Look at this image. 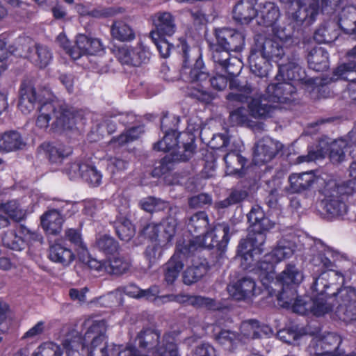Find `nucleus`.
<instances>
[{
    "instance_id": "nucleus-1",
    "label": "nucleus",
    "mask_w": 356,
    "mask_h": 356,
    "mask_svg": "<svg viewBox=\"0 0 356 356\" xmlns=\"http://www.w3.org/2000/svg\"><path fill=\"white\" fill-rule=\"evenodd\" d=\"M18 104L19 110L24 114L29 113L35 107L36 102L40 104L35 126L43 130L49 128L52 132H62L72 129L74 124V113L66 105L57 106L50 97L44 99L41 95H36L33 86L22 82L19 90Z\"/></svg>"
},
{
    "instance_id": "nucleus-2",
    "label": "nucleus",
    "mask_w": 356,
    "mask_h": 356,
    "mask_svg": "<svg viewBox=\"0 0 356 356\" xmlns=\"http://www.w3.org/2000/svg\"><path fill=\"white\" fill-rule=\"evenodd\" d=\"M216 44L211 45L212 59L216 69H221L232 75L239 74L243 63L230 51L240 52L245 46V35L238 31L223 28L216 30Z\"/></svg>"
},
{
    "instance_id": "nucleus-3",
    "label": "nucleus",
    "mask_w": 356,
    "mask_h": 356,
    "mask_svg": "<svg viewBox=\"0 0 356 356\" xmlns=\"http://www.w3.org/2000/svg\"><path fill=\"white\" fill-rule=\"evenodd\" d=\"M337 274L333 271H323L318 276H314L312 285V297L306 300L305 298L298 297L293 303V312L302 315L309 313L316 316H323L333 310V306L330 302L327 290L332 287L335 283L330 282L329 278H337Z\"/></svg>"
},
{
    "instance_id": "nucleus-4",
    "label": "nucleus",
    "mask_w": 356,
    "mask_h": 356,
    "mask_svg": "<svg viewBox=\"0 0 356 356\" xmlns=\"http://www.w3.org/2000/svg\"><path fill=\"white\" fill-rule=\"evenodd\" d=\"M179 121L175 115H163L161 121V128L164 133L163 139L154 144V149L163 152H170L176 147L178 149L172 153L173 161H186L193 155L195 150L194 138H190V141L184 143L182 147L178 146V136L177 126Z\"/></svg>"
},
{
    "instance_id": "nucleus-5",
    "label": "nucleus",
    "mask_w": 356,
    "mask_h": 356,
    "mask_svg": "<svg viewBox=\"0 0 356 356\" xmlns=\"http://www.w3.org/2000/svg\"><path fill=\"white\" fill-rule=\"evenodd\" d=\"M175 49L182 56L183 69L181 73L188 74L187 77L188 81L200 83H208L209 82L211 86L218 90H222L226 88L228 83V76L217 73L215 76L209 78V74L200 56L196 58L195 63L192 68L188 67L191 49L184 38L179 39Z\"/></svg>"
},
{
    "instance_id": "nucleus-6",
    "label": "nucleus",
    "mask_w": 356,
    "mask_h": 356,
    "mask_svg": "<svg viewBox=\"0 0 356 356\" xmlns=\"http://www.w3.org/2000/svg\"><path fill=\"white\" fill-rule=\"evenodd\" d=\"M302 279L301 271L295 265L289 264L275 279L274 276L273 280H270L268 289L266 286L264 287L270 296H276L280 302H283L286 306L291 305L293 308L296 290L293 286L299 284Z\"/></svg>"
},
{
    "instance_id": "nucleus-7",
    "label": "nucleus",
    "mask_w": 356,
    "mask_h": 356,
    "mask_svg": "<svg viewBox=\"0 0 356 356\" xmlns=\"http://www.w3.org/2000/svg\"><path fill=\"white\" fill-rule=\"evenodd\" d=\"M87 331L83 337L79 335L76 331L72 332L64 340V346L67 351V356H73L79 348L82 350L89 343H101L105 341L106 331V323L104 320H93L86 322Z\"/></svg>"
},
{
    "instance_id": "nucleus-8",
    "label": "nucleus",
    "mask_w": 356,
    "mask_h": 356,
    "mask_svg": "<svg viewBox=\"0 0 356 356\" xmlns=\"http://www.w3.org/2000/svg\"><path fill=\"white\" fill-rule=\"evenodd\" d=\"M294 251V247L290 243L280 241L270 253L264 256L258 266L259 278L263 286L268 288V283L275 274V265L291 257Z\"/></svg>"
},
{
    "instance_id": "nucleus-9",
    "label": "nucleus",
    "mask_w": 356,
    "mask_h": 356,
    "mask_svg": "<svg viewBox=\"0 0 356 356\" xmlns=\"http://www.w3.org/2000/svg\"><path fill=\"white\" fill-rule=\"evenodd\" d=\"M333 298L336 316L347 323L356 324V289L350 286H342L329 297Z\"/></svg>"
},
{
    "instance_id": "nucleus-10",
    "label": "nucleus",
    "mask_w": 356,
    "mask_h": 356,
    "mask_svg": "<svg viewBox=\"0 0 356 356\" xmlns=\"http://www.w3.org/2000/svg\"><path fill=\"white\" fill-rule=\"evenodd\" d=\"M342 339L340 335L328 332L323 336H315L308 346V352L312 356H355L347 355L340 348Z\"/></svg>"
},
{
    "instance_id": "nucleus-11",
    "label": "nucleus",
    "mask_w": 356,
    "mask_h": 356,
    "mask_svg": "<svg viewBox=\"0 0 356 356\" xmlns=\"http://www.w3.org/2000/svg\"><path fill=\"white\" fill-rule=\"evenodd\" d=\"M195 245L192 241L186 244H178L177 250L163 266L164 281L167 284H172L178 278L184 266L186 259L195 251Z\"/></svg>"
},
{
    "instance_id": "nucleus-12",
    "label": "nucleus",
    "mask_w": 356,
    "mask_h": 356,
    "mask_svg": "<svg viewBox=\"0 0 356 356\" xmlns=\"http://www.w3.org/2000/svg\"><path fill=\"white\" fill-rule=\"evenodd\" d=\"M265 237L262 234L257 236H248L241 240L238 246V256L241 258V264L243 268L247 269L257 261L259 255L264 251Z\"/></svg>"
},
{
    "instance_id": "nucleus-13",
    "label": "nucleus",
    "mask_w": 356,
    "mask_h": 356,
    "mask_svg": "<svg viewBox=\"0 0 356 356\" xmlns=\"http://www.w3.org/2000/svg\"><path fill=\"white\" fill-rule=\"evenodd\" d=\"M278 73L275 79L277 81L289 80L298 82L305 85H312L314 81L308 77L305 70L300 66L299 58L296 56L288 58L286 63H280Z\"/></svg>"
},
{
    "instance_id": "nucleus-14",
    "label": "nucleus",
    "mask_w": 356,
    "mask_h": 356,
    "mask_svg": "<svg viewBox=\"0 0 356 356\" xmlns=\"http://www.w3.org/2000/svg\"><path fill=\"white\" fill-rule=\"evenodd\" d=\"M254 51L268 60L280 63L284 56V45L273 38L257 35L252 49Z\"/></svg>"
},
{
    "instance_id": "nucleus-15",
    "label": "nucleus",
    "mask_w": 356,
    "mask_h": 356,
    "mask_svg": "<svg viewBox=\"0 0 356 356\" xmlns=\"http://www.w3.org/2000/svg\"><path fill=\"white\" fill-rule=\"evenodd\" d=\"M117 58L122 65L139 67L149 61L151 52L148 47L139 42L134 47L120 48L118 50Z\"/></svg>"
},
{
    "instance_id": "nucleus-16",
    "label": "nucleus",
    "mask_w": 356,
    "mask_h": 356,
    "mask_svg": "<svg viewBox=\"0 0 356 356\" xmlns=\"http://www.w3.org/2000/svg\"><path fill=\"white\" fill-rule=\"evenodd\" d=\"M323 249L313 257V263L315 266H322L327 269L326 271H333L337 274V278H329L330 282H334L335 284L330 289H337V286L343 284L345 279L343 275L337 270H332L334 266V262L339 259V252L328 246H323Z\"/></svg>"
},
{
    "instance_id": "nucleus-17",
    "label": "nucleus",
    "mask_w": 356,
    "mask_h": 356,
    "mask_svg": "<svg viewBox=\"0 0 356 356\" xmlns=\"http://www.w3.org/2000/svg\"><path fill=\"white\" fill-rule=\"evenodd\" d=\"M296 8L294 12L289 13V17L296 26L304 23L310 25L315 20L318 13V2L316 0H309L304 2L301 0L296 1Z\"/></svg>"
},
{
    "instance_id": "nucleus-18",
    "label": "nucleus",
    "mask_w": 356,
    "mask_h": 356,
    "mask_svg": "<svg viewBox=\"0 0 356 356\" xmlns=\"http://www.w3.org/2000/svg\"><path fill=\"white\" fill-rule=\"evenodd\" d=\"M282 145L270 138L264 137L255 145L253 162L255 165H263L270 161L282 149Z\"/></svg>"
},
{
    "instance_id": "nucleus-19",
    "label": "nucleus",
    "mask_w": 356,
    "mask_h": 356,
    "mask_svg": "<svg viewBox=\"0 0 356 356\" xmlns=\"http://www.w3.org/2000/svg\"><path fill=\"white\" fill-rule=\"evenodd\" d=\"M230 227L227 222L218 223L210 232H207L204 238V243L209 248H216L223 252L230 238Z\"/></svg>"
},
{
    "instance_id": "nucleus-20",
    "label": "nucleus",
    "mask_w": 356,
    "mask_h": 356,
    "mask_svg": "<svg viewBox=\"0 0 356 356\" xmlns=\"http://www.w3.org/2000/svg\"><path fill=\"white\" fill-rule=\"evenodd\" d=\"M75 49L71 52L72 58L76 60L83 55H95L104 50L102 41L85 34L76 36Z\"/></svg>"
},
{
    "instance_id": "nucleus-21",
    "label": "nucleus",
    "mask_w": 356,
    "mask_h": 356,
    "mask_svg": "<svg viewBox=\"0 0 356 356\" xmlns=\"http://www.w3.org/2000/svg\"><path fill=\"white\" fill-rule=\"evenodd\" d=\"M247 217L251 224L248 236L254 237L261 234L266 238L265 232L274 227V223L265 216L264 211L259 205H254Z\"/></svg>"
},
{
    "instance_id": "nucleus-22",
    "label": "nucleus",
    "mask_w": 356,
    "mask_h": 356,
    "mask_svg": "<svg viewBox=\"0 0 356 356\" xmlns=\"http://www.w3.org/2000/svg\"><path fill=\"white\" fill-rule=\"evenodd\" d=\"M283 81L269 84L266 88L267 97L270 101L275 103H286L292 99L296 92V87L291 82Z\"/></svg>"
},
{
    "instance_id": "nucleus-23",
    "label": "nucleus",
    "mask_w": 356,
    "mask_h": 356,
    "mask_svg": "<svg viewBox=\"0 0 356 356\" xmlns=\"http://www.w3.org/2000/svg\"><path fill=\"white\" fill-rule=\"evenodd\" d=\"M347 139L339 138L331 143L329 147V156L333 163H339L346 159V152L348 148L353 147L356 149V131H352L347 136Z\"/></svg>"
},
{
    "instance_id": "nucleus-24",
    "label": "nucleus",
    "mask_w": 356,
    "mask_h": 356,
    "mask_svg": "<svg viewBox=\"0 0 356 356\" xmlns=\"http://www.w3.org/2000/svg\"><path fill=\"white\" fill-rule=\"evenodd\" d=\"M230 296L237 300H245L257 294L256 284L253 279L244 277L227 287Z\"/></svg>"
},
{
    "instance_id": "nucleus-25",
    "label": "nucleus",
    "mask_w": 356,
    "mask_h": 356,
    "mask_svg": "<svg viewBox=\"0 0 356 356\" xmlns=\"http://www.w3.org/2000/svg\"><path fill=\"white\" fill-rule=\"evenodd\" d=\"M354 72H356V61L350 60L340 65L334 70L331 81H335L342 79L350 81L347 87V90L349 97L352 99L356 100V78L350 77V74Z\"/></svg>"
},
{
    "instance_id": "nucleus-26",
    "label": "nucleus",
    "mask_w": 356,
    "mask_h": 356,
    "mask_svg": "<svg viewBox=\"0 0 356 356\" xmlns=\"http://www.w3.org/2000/svg\"><path fill=\"white\" fill-rule=\"evenodd\" d=\"M156 29L150 33H156V36H172L177 30L175 19L168 12H159L153 16Z\"/></svg>"
},
{
    "instance_id": "nucleus-27",
    "label": "nucleus",
    "mask_w": 356,
    "mask_h": 356,
    "mask_svg": "<svg viewBox=\"0 0 356 356\" xmlns=\"http://www.w3.org/2000/svg\"><path fill=\"white\" fill-rule=\"evenodd\" d=\"M272 101H270L267 97V90L266 93L259 98H254L248 104V108L251 115L254 118H270L277 109V106L273 105Z\"/></svg>"
},
{
    "instance_id": "nucleus-28",
    "label": "nucleus",
    "mask_w": 356,
    "mask_h": 356,
    "mask_svg": "<svg viewBox=\"0 0 356 356\" xmlns=\"http://www.w3.org/2000/svg\"><path fill=\"white\" fill-rule=\"evenodd\" d=\"M135 341L140 348L153 355L161 343V333L157 330L144 329L138 334Z\"/></svg>"
},
{
    "instance_id": "nucleus-29",
    "label": "nucleus",
    "mask_w": 356,
    "mask_h": 356,
    "mask_svg": "<svg viewBox=\"0 0 356 356\" xmlns=\"http://www.w3.org/2000/svg\"><path fill=\"white\" fill-rule=\"evenodd\" d=\"M337 193L339 196L332 195L327 197L324 202V209L330 218H339L346 214L348 207L345 203L346 197L349 196L346 193L341 194L337 188Z\"/></svg>"
},
{
    "instance_id": "nucleus-30",
    "label": "nucleus",
    "mask_w": 356,
    "mask_h": 356,
    "mask_svg": "<svg viewBox=\"0 0 356 356\" xmlns=\"http://www.w3.org/2000/svg\"><path fill=\"white\" fill-rule=\"evenodd\" d=\"M26 57L35 66L42 69L51 63L52 53L47 46L35 44L29 48Z\"/></svg>"
},
{
    "instance_id": "nucleus-31",
    "label": "nucleus",
    "mask_w": 356,
    "mask_h": 356,
    "mask_svg": "<svg viewBox=\"0 0 356 356\" xmlns=\"http://www.w3.org/2000/svg\"><path fill=\"white\" fill-rule=\"evenodd\" d=\"M51 163L60 164L72 153L71 147L63 143H47L40 146Z\"/></svg>"
},
{
    "instance_id": "nucleus-32",
    "label": "nucleus",
    "mask_w": 356,
    "mask_h": 356,
    "mask_svg": "<svg viewBox=\"0 0 356 356\" xmlns=\"http://www.w3.org/2000/svg\"><path fill=\"white\" fill-rule=\"evenodd\" d=\"M257 0H240L234 6L233 17L241 23H248L257 13L254 8Z\"/></svg>"
},
{
    "instance_id": "nucleus-33",
    "label": "nucleus",
    "mask_w": 356,
    "mask_h": 356,
    "mask_svg": "<svg viewBox=\"0 0 356 356\" xmlns=\"http://www.w3.org/2000/svg\"><path fill=\"white\" fill-rule=\"evenodd\" d=\"M316 181L312 172L293 173L289 177L291 193H302L309 190Z\"/></svg>"
},
{
    "instance_id": "nucleus-34",
    "label": "nucleus",
    "mask_w": 356,
    "mask_h": 356,
    "mask_svg": "<svg viewBox=\"0 0 356 356\" xmlns=\"http://www.w3.org/2000/svg\"><path fill=\"white\" fill-rule=\"evenodd\" d=\"M40 221L42 227L47 234L57 235L62 230L64 219L59 213L49 209L41 216Z\"/></svg>"
},
{
    "instance_id": "nucleus-35",
    "label": "nucleus",
    "mask_w": 356,
    "mask_h": 356,
    "mask_svg": "<svg viewBox=\"0 0 356 356\" xmlns=\"http://www.w3.org/2000/svg\"><path fill=\"white\" fill-rule=\"evenodd\" d=\"M307 62L309 68L316 72L324 71L329 67L328 52L321 47H315L309 51Z\"/></svg>"
},
{
    "instance_id": "nucleus-36",
    "label": "nucleus",
    "mask_w": 356,
    "mask_h": 356,
    "mask_svg": "<svg viewBox=\"0 0 356 356\" xmlns=\"http://www.w3.org/2000/svg\"><path fill=\"white\" fill-rule=\"evenodd\" d=\"M260 323L257 320L249 319L243 321L239 327L238 342L247 344L251 340L261 337Z\"/></svg>"
},
{
    "instance_id": "nucleus-37",
    "label": "nucleus",
    "mask_w": 356,
    "mask_h": 356,
    "mask_svg": "<svg viewBox=\"0 0 356 356\" xmlns=\"http://www.w3.org/2000/svg\"><path fill=\"white\" fill-rule=\"evenodd\" d=\"M249 64L251 72L259 77H267L272 70L270 60L251 49L249 56Z\"/></svg>"
},
{
    "instance_id": "nucleus-38",
    "label": "nucleus",
    "mask_w": 356,
    "mask_h": 356,
    "mask_svg": "<svg viewBox=\"0 0 356 356\" xmlns=\"http://www.w3.org/2000/svg\"><path fill=\"white\" fill-rule=\"evenodd\" d=\"M259 19V24L265 26L274 25L280 17L279 8L272 2L260 3L259 10L256 15Z\"/></svg>"
},
{
    "instance_id": "nucleus-39",
    "label": "nucleus",
    "mask_w": 356,
    "mask_h": 356,
    "mask_svg": "<svg viewBox=\"0 0 356 356\" xmlns=\"http://www.w3.org/2000/svg\"><path fill=\"white\" fill-rule=\"evenodd\" d=\"M213 337L216 343L227 350H233L238 342V332L214 326L213 329Z\"/></svg>"
},
{
    "instance_id": "nucleus-40",
    "label": "nucleus",
    "mask_w": 356,
    "mask_h": 356,
    "mask_svg": "<svg viewBox=\"0 0 356 356\" xmlns=\"http://www.w3.org/2000/svg\"><path fill=\"white\" fill-rule=\"evenodd\" d=\"M26 145L20 134L15 131L5 132L0 138V151L10 152L22 149Z\"/></svg>"
},
{
    "instance_id": "nucleus-41",
    "label": "nucleus",
    "mask_w": 356,
    "mask_h": 356,
    "mask_svg": "<svg viewBox=\"0 0 356 356\" xmlns=\"http://www.w3.org/2000/svg\"><path fill=\"white\" fill-rule=\"evenodd\" d=\"M49 257L52 261L67 266L74 259L75 255L70 249L61 244L56 243L50 246Z\"/></svg>"
},
{
    "instance_id": "nucleus-42",
    "label": "nucleus",
    "mask_w": 356,
    "mask_h": 356,
    "mask_svg": "<svg viewBox=\"0 0 356 356\" xmlns=\"http://www.w3.org/2000/svg\"><path fill=\"white\" fill-rule=\"evenodd\" d=\"M226 164V173L229 175H243V169L246 163V159L237 152L233 151L224 156Z\"/></svg>"
},
{
    "instance_id": "nucleus-43",
    "label": "nucleus",
    "mask_w": 356,
    "mask_h": 356,
    "mask_svg": "<svg viewBox=\"0 0 356 356\" xmlns=\"http://www.w3.org/2000/svg\"><path fill=\"white\" fill-rule=\"evenodd\" d=\"M112 37L120 42H130L136 38L134 29L124 21H115L111 27Z\"/></svg>"
},
{
    "instance_id": "nucleus-44",
    "label": "nucleus",
    "mask_w": 356,
    "mask_h": 356,
    "mask_svg": "<svg viewBox=\"0 0 356 356\" xmlns=\"http://www.w3.org/2000/svg\"><path fill=\"white\" fill-rule=\"evenodd\" d=\"M113 224L115 233L120 240L127 242L135 235V228L129 219L120 217Z\"/></svg>"
},
{
    "instance_id": "nucleus-45",
    "label": "nucleus",
    "mask_w": 356,
    "mask_h": 356,
    "mask_svg": "<svg viewBox=\"0 0 356 356\" xmlns=\"http://www.w3.org/2000/svg\"><path fill=\"white\" fill-rule=\"evenodd\" d=\"M209 220L204 211L197 212L193 215L187 224L190 232L196 234H206Z\"/></svg>"
},
{
    "instance_id": "nucleus-46",
    "label": "nucleus",
    "mask_w": 356,
    "mask_h": 356,
    "mask_svg": "<svg viewBox=\"0 0 356 356\" xmlns=\"http://www.w3.org/2000/svg\"><path fill=\"white\" fill-rule=\"evenodd\" d=\"M160 238L159 242L163 243V246L168 248L171 245L177 227V222L172 218H168L159 223Z\"/></svg>"
},
{
    "instance_id": "nucleus-47",
    "label": "nucleus",
    "mask_w": 356,
    "mask_h": 356,
    "mask_svg": "<svg viewBox=\"0 0 356 356\" xmlns=\"http://www.w3.org/2000/svg\"><path fill=\"white\" fill-rule=\"evenodd\" d=\"M208 270L209 266L206 261L187 268L183 277L184 284L191 285L197 282L207 273Z\"/></svg>"
},
{
    "instance_id": "nucleus-48",
    "label": "nucleus",
    "mask_w": 356,
    "mask_h": 356,
    "mask_svg": "<svg viewBox=\"0 0 356 356\" xmlns=\"http://www.w3.org/2000/svg\"><path fill=\"white\" fill-rule=\"evenodd\" d=\"M154 356H179L177 345L174 337L165 334L161 339V343L153 353Z\"/></svg>"
},
{
    "instance_id": "nucleus-49",
    "label": "nucleus",
    "mask_w": 356,
    "mask_h": 356,
    "mask_svg": "<svg viewBox=\"0 0 356 356\" xmlns=\"http://www.w3.org/2000/svg\"><path fill=\"white\" fill-rule=\"evenodd\" d=\"M2 211L15 222H20L26 218V210L17 200H12L2 204Z\"/></svg>"
},
{
    "instance_id": "nucleus-50",
    "label": "nucleus",
    "mask_w": 356,
    "mask_h": 356,
    "mask_svg": "<svg viewBox=\"0 0 356 356\" xmlns=\"http://www.w3.org/2000/svg\"><path fill=\"white\" fill-rule=\"evenodd\" d=\"M339 25L344 33L356 39V10H343L339 18Z\"/></svg>"
},
{
    "instance_id": "nucleus-51",
    "label": "nucleus",
    "mask_w": 356,
    "mask_h": 356,
    "mask_svg": "<svg viewBox=\"0 0 356 356\" xmlns=\"http://www.w3.org/2000/svg\"><path fill=\"white\" fill-rule=\"evenodd\" d=\"M248 197V193L243 190L234 189L231 191L228 197L222 200L215 202L214 207L218 210L227 209L228 207L238 204Z\"/></svg>"
},
{
    "instance_id": "nucleus-52",
    "label": "nucleus",
    "mask_w": 356,
    "mask_h": 356,
    "mask_svg": "<svg viewBox=\"0 0 356 356\" xmlns=\"http://www.w3.org/2000/svg\"><path fill=\"white\" fill-rule=\"evenodd\" d=\"M95 245L97 248L106 254H113L118 250V243L108 234L97 236Z\"/></svg>"
},
{
    "instance_id": "nucleus-53",
    "label": "nucleus",
    "mask_w": 356,
    "mask_h": 356,
    "mask_svg": "<svg viewBox=\"0 0 356 356\" xmlns=\"http://www.w3.org/2000/svg\"><path fill=\"white\" fill-rule=\"evenodd\" d=\"M106 273L113 275H122L129 270L130 263L124 258L114 257L106 261Z\"/></svg>"
},
{
    "instance_id": "nucleus-54",
    "label": "nucleus",
    "mask_w": 356,
    "mask_h": 356,
    "mask_svg": "<svg viewBox=\"0 0 356 356\" xmlns=\"http://www.w3.org/2000/svg\"><path fill=\"white\" fill-rule=\"evenodd\" d=\"M63 349L58 344L53 342H46L38 348L35 356H67V351L63 343Z\"/></svg>"
},
{
    "instance_id": "nucleus-55",
    "label": "nucleus",
    "mask_w": 356,
    "mask_h": 356,
    "mask_svg": "<svg viewBox=\"0 0 356 356\" xmlns=\"http://www.w3.org/2000/svg\"><path fill=\"white\" fill-rule=\"evenodd\" d=\"M328 149L324 142L319 143L315 147L309 148L308 154L298 157L300 163L314 161L317 159H323L327 154Z\"/></svg>"
},
{
    "instance_id": "nucleus-56",
    "label": "nucleus",
    "mask_w": 356,
    "mask_h": 356,
    "mask_svg": "<svg viewBox=\"0 0 356 356\" xmlns=\"http://www.w3.org/2000/svg\"><path fill=\"white\" fill-rule=\"evenodd\" d=\"M76 207L73 202L63 200H54L52 202V208L59 213L63 219L66 217H70L76 212Z\"/></svg>"
},
{
    "instance_id": "nucleus-57",
    "label": "nucleus",
    "mask_w": 356,
    "mask_h": 356,
    "mask_svg": "<svg viewBox=\"0 0 356 356\" xmlns=\"http://www.w3.org/2000/svg\"><path fill=\"white\" fill-rule=\"evenodd\" d=\"M140 205L143 210L152 213L163 211L169 207V202L154 197H148L140 201Z\"/></svg>"
},
{
    "instance_id": "nucleus-58",
    "label": "nucleus",
    "mask_w": 356,
    "mask_h": 356,
    "mask_svg": "<svg viewBox=\"0 0 356 356\" xmlns=\"http://www.w3.org/2000/svg\"><path fill=\"white\" fill-rule=\"evenodd\" d=\"M218 70H220L221 72H224L227 74L228 76V82L229 83V88L230 89H236L238 90L237 92H230L227 95V99L229 101H236L238 102H244L247 101V96L238 92L241 91V86H240L238 80L234 79V77L238 76L236 75H232L228 74L227 72H225V71L222 70L221 69H218Z\"/></svg>"
},
{
    "instance_id": "nucleus-59",
    "label": "nucleus",
    "mask_w": 356,
    "mask_h": 356,
    "mask_svg": "<svg viewBox=\"0 0 356 356\" xmlns=\"http://www.w3.org/2000/svg\"><path fill=\"white\" fill-rule=\"evenodd\" d=\"M349 175L352 179L338 186L339 192L341 194L353 195L356 191V161H353L350 164Z\"/></svg>"
},
{
    "instance_id": "nucleus-60",
    "label": "nucleus",
    "mask_w": 356,
    "mask_h": 356,
    "mask_svg": "<svg viewBox=\"0 0 356 356\" xmlns=\"http://www.w3.org/2000/svg\"><path fill=\"white\" fill-rule=\"evenodd\" d=\"M81 177L92 186H97L101 184L102 175L92 165L87 163V168L83 170Z\"/></svg>"
},
{
    "instance_id": "nucleus-61",
    "label": "nucleus",
    "mask_w": 356,
    "mask_h": 356,
    "mask_svg": "<svg viewBox=\"0 0 356 356\" xmlns=\"http://www.w3.org/2000/svg\"><path fill=\"white\" fill-rule=\"evenodd\" d=\"M156 33H149V37L154 44L156 45L159 54L163 58H168L173 45L168 42L167 40L163 38V36H156Z\"/></svg>"
},
{
    "instance_id": "nucleus-62",
    "label": "nucleus",
    "mask_w": 356,
    "mask_h": 356,
    "mask_svg": "<svg viewBox=\"0 0 356 356\" xmlns=\"http://www.w3.org/2000/svg\"><path fill=\"white\" fill-rule=\"evenodd\" d=\"M2 243L5 247L14 250H20L23 245L22 238L13 231H8L4 234Z\"/></svg>"
},
{
    "instance_id": "nucleus-63",
    "label": "nucleus",
    "mask_w": 356,
    "mask_h": 356,
    "mask_svg": "<svg viewBox=\"0 0 356 356\" xmlns=\"http://www.w3.org/2000/svg\"><path fill=\"white\" fill-rule=\"evenodd\" d=\"M162 245L163 243L156 242L146 248L144 254L149 266L155 264L162 257Z\"/></svg>"
},
{
    "instance_id": "nucleus-64",
    "label": "nucleus",
    "mask_w": 356,
    "mask_h": 356,
    "mask_svg": "<svg viewBox=\"0 0 356 356\" xmlns=\"http://www.w3.org/2000/svg\"><path fill=\"white\" fill-rule=\"evenodd\" d=\"M88 356H108L107 343L102 341L101 343H89L86 346Z\"/></svg>"
}]
</instances>
